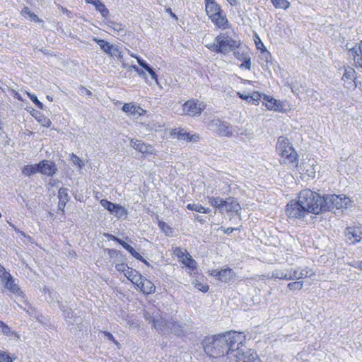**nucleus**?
Masks as SVG:
<instances>
[{
    "label": "nucleus",
    "instance_id": "obj_1",
    "mask_svg": "<svg viewBox=\"0 0 362 362\" xmlns=\"http://www.w3.org/2000/svg\"><path fill=\"white\" fill-rule=\"evenodd\" d=\"M245 336L236 332L206 337L202 342L205 353L211 357H221L227 362H260L256 352L243 344Z\"/></svg>",
    "mask_w": 362,
    "mask_h": 362
},
{
    "label": "nucleus",
    "instance_id": "obj_2",
    "mask_svg": "<svg viewBox=\"0 0 362 362\" xmlns=\"http://www.w3.org/2000/svg\"><path fill=\"white\" fill-rule=\"evenodd\" d=\"M298 199L308 214H319L322 212L324 197L319 194L307 189L299 193Z\"/></svg>",
    "mask_w": 362,
    "mask_h": 362
},
{
    "label": "nucleus",
    "instance_id": "obj_3",
    "mask_svg": "<svg viewBox=\"0 0 362 362\" xmlns=\"http://www.w3.org/2000/svg\"><path fill=\"white\" fill-rule=\"evenodd\" d=\"M240 45V40L233 39L225 33H221L215 37L214 42L206 45V47L212 52L226 55L234 49H238Z\"/></svg>",
    "mask_w": 362,
    "mask_h": 362
},
{
    "label": "nucleus",
    "instance_id": "obj_4",
    "mask_svg": "<svg viewBox=\"0 0 362 362\" xmlns=\"http://www.w3.org/2000/svg\"><path fill=\"white\" fill-rule=\"evenodd\" d=\"M276 151L286 164L297 163L298 154L295 151L288 139L285 136H279L276 144Z\"/></svg>",
    "mask_w": 362,
    "mask_h": 362
},
{
    "label": "nucleus",
    "instance_id": "obj_5",
    "mask_svg": "<svg viewBox=\"0 0 362 362\" xmlns=\"http://www.w3.org/2000/svg\"><path fill=\"white\" fill-rule=\"evenodd\" d=\"M207 128L216 132L220 136L231 137L243 134L242 132H238L240 130L238 127H233L230 123L218 118L211 119L207 124Z\"/></svg>",
    "mask_w": 362,
    "mask_h": 362
},
{
    "label": "nucleus",
    "instance_id": "obj_6",
    "mask_svg": "<svg viewBox=\"0 0 362 362\" xmlns=\"http://www.w3.org/2000/svg\"><path fill=\"white\" fill-rule=\"evenodd\" d=\"M145 318L153 324L155 329L162 334H168L170 330L169 320L162 317L160 310L153 308L144 313Z\"/></svg>",
    "mask_w": 362,
    "mask_h": 362
},
{
    "label": "nucleus",
    "instance_id": "obj_7",
    "mask_svg": "<svg viewBox=\"0 0 362 362\" xmlns=\"http://www.w3.org/2000/svg\"><path fill=\"white\" fill-rule=\"evenodd\" d=\"M324 201L322 204V212L332 210L334 208L337 209L347 208L351 202L349 198L344 195L336 194H327L324 196Z\"/></svg>",
    "mask_w": 362,
    "mask_h": 362
},
{
    "label": "nucleus",
    "instance_id": "obj_8",
    "mask_svg": "<svg viewBox=\"0 0 362 362\" xmlns=\"http://www.w3.org/2000/svg\"><path fill=\"white\" fill-rule=\"evenodd\" d=\"M286 214L290 219H300L308 214L300 201H291L286 206Z\"/></svg>",
    "mask_w": 362,
    "mask_h": 362
},
{
    "label": "nucleus",
    "instance_id": "obj_9",
    "mask_svg": "<svg viewBox=\"0 0 362 362\" xmlns=\"http://www.w3.org/2000/svg\"><path fill=\"white\" fill-rule=\"evenodd\" d=\"M205 108L206 105L194 100H189L185 102L182 105L184 114L189 116L199 115Z\"/></svg>",
    "mask_w": 362,
    "mask_h": 362
},
{
    "label": "nucleus",
    "instance_id": "obj_10",
    "mask_svg": "<svg viewBox=\"0 0 362 362\" xmlns=\"http://www.w3.org/2000/svg\"><path fill=\"white\" fill-rule=\"evenodd\" d=\"M345 236L350 244H356L362 240V230L358 227H347Z\"/></svg>",
    "mask_w": 362,
    "mask_h": 362
},
{
    "label": "nucleus",
    "instance_id": "obj_11",
    "mask_svg": "<svg viewBox=\"0 0 362 362\" xmlns=\"http://www.w3.org/2000/svg\"><path fill=\"white\" fill-rule=\"evenodd\" d=\"M314 275V272L305 267V268H300V267H291V276L290 280H300L301 279H305L307 277H311Z\"/></svg>",
    "mask_w": 362,
    "mask_h": 362
},
{
    "label": "nucleus",
    "instance_id": "obj_12",
    "mask_svg": "<svg viewBox=\"0 0 362 362\" xmlns=\"http://www.w3.org/2000/svg\"><path fill=\"white\" fill-rule=\"evenodd\" d=\"M37 164L39 173L47 176H53L57 170L54 163L50 160H44Z\"/></svg>",
    "mask_w": 362,
    "mask_h": 362
},
{
    "label": "nucleus",
    "instance_id": "obj_13",
    "mask_svg": "<svg viewBox=\"0 0 362 362\" xmlns=\"http://www.w3.org/2000/svg\"><path fill=\"white\" fill-rule=\"evenodd\" d=\"M349 54L356 65L362 68V40L349 49Z\"/></svg>",
    "mask_w": 362,
    "mask_h": 362
},
{
    "label": "nucleus",
    "instance_id": "obj_14",
    "mask_svg": "<svg viewBox=\"0 0 362 362\" xmlns=\"http://www.w3.org/2000/svg\"><path fill=\"white\" fill-rule=\"evenodd\" d=\"M4 284V287L16 294L18 296L23 298V293L21 290L20 287L18 284L15 283V280L11 275H10L9 278H6L4 281H3Z\"/></svg>",
    "mask_w": 362,
    "mask_h": 362
},
{
    "label": "nucleus",
    "instance_id": "obj_15",
    "mask_svg": "<svg viewBox=\"0 0 362 362\" xmlns=\"http://www.w3.org/2000/svg\"><path fill=\"white\" fill-rule=\"evenodd\" d=\"M136 286L141 290V291L146 294L153 293L156 291V286L154 284L148 279L142 278V276Z\"/></svg>",
    "mask_w": 362,
    "mask_h": 362
},
{
    "label": "nucleus",
    "instance_id": "obj_16",
    "mask_svg": "<svg viewBox=\"0 0 362 362\" xmlns=\"http://www.w3.org/2000/svg\"><path fill=\"white\" fill-rule=\"evenodd\" d=\"M272 278L289 281L291 276V267H281L273 271Z\"/></svg>",
    "mask_w": 362,
    "mask_h": 362
},
{
    "label": "nucleus",
    "instance_id": "obj_17",
    "mask_svg": "<svg viewBox=\"0 0 362 362\" xmlns=\"http://www.w3.org/2000/svg\"><path fill=\"white\" fill-rule=\"evenodd\" d=\"M209 18L216 25V26L219 28H226L227 26L228 20L226 16L223 14L222 10H221L218 13H214L209 17Z\"/></svg>",
    "mask_w": 362,
    "mask_h": 362
},
{
    "label": "nucleus",
    "instance_id": "obj_18",
    "mask_svg": "<svg viewBox=\"0 0 362 362\" xmlns=\"http://www.w3.org/2000/svg\"><path fill=\"white\" fill-rule=\"evenodd\" d=\"M264 100L266 101V107L268 110L280 111L283 108V104L279 100L274 99V98L269 95H264Z\"/></svg>",
    "mask_w": 362,
    "mask_h": 362
},
{
    "label": "nucleus",
    "instance_id": "obj_19",
    "mask_svg": "<svg viewBox=\"0 0 362 362\" xmlns=\"http://www.w3.org/2000/svg\"><path fill=\"white\" fill-rule=\"evenodd\" d=\"M130 144L132 148L142 153H148L152 151L151 145H148L141 140L131 139Z\"/></svg>",
    "mask_w": 362,
    "mask_h": 362
},
{
    "label": "nucleus",
    "instance_id": "obj_20",
    "mask_svg": "<svg viewBox=\"0 0 362 362\" xmlns=\"http://www.w3.org/2000/svg\"><path fill=\"white\" fill-rule=\"evenodd\" d=\"M169 324L170 325L169 334L172 333L177 336L185 335L186 332L185 330V325L183 323L171 320L169 321Z\"/></svg>",
    "mask_w": 362,
    "mask_h": 362
},
{
    "label": "nucleus",
    "instance_id": "obj_21",
    "mask_svg": "<svg viewBox=\"0 0 362 362\" xmlns=\"http://www.w3.org/2000/svg\"><path fill=\"white\" fill-rule=\"evenodd\" d=\"M223 209L226 211L238 212L240 209V206L235 198L230 197L224 199Z\"/></svg>",
    "mask_w": 362,
    "mask_h": 362
},
{
    "label": "nucleus",
    "instance_id": "obj_22",
    "mask_svg": "<svg viewBox=\"0 0 362 362\" xmlns=\"http://www.w3.org/2000/svg\"><path fill=\"white\" fill-rule=\"evenodd\" d=\"M136 60L138 64L141 66H142L145 70H146V71L148 72V74L151 75V78L155 81L156 83L158 86H160L157 74H156L154 70L150 66V65L140 57H136Z\"/></svg>",
    "mask_w": 362,
    "mask_h": 362
},
{
    "label": "nucleus",
    "instance_id": "obj_23",
    "mask_svg": "<svg viewBox=\"0 0 362 362\" xmlns=\"http://www.w3.org/2000/svg\"><path fill=\"white\" fill-rule=\"evenodd\" d=\"M235 273L232 269L226 268L221 270L219 274V280L223 282H228L235 279Z\"/></svg>",
    "mask_w": 362,
    "mask_h": 362
},
{
    "label": "nucleus",
    "instance_id": "obj_24",
    "mask_svg": "<svg viewBox=\"0 0 362 362\" xmlns=\"http://www.w3.org/2000/svg\"><path fill=\"white\" fill-rule=\"evenodd\" d=\"M238 95L241 99L254 105H258L261 98V95L258 92H253L250 95H245L238 92Z\"/></svg>",
    "mask_w": 362,
    "mask_h": 362
},
{
    "label": "nucleus",
    "instance_id": "obj_25",
    "mask_svg": "<svg viewBox=\"0 0 362 362\" xmlns=\"http://www.w3.org/2000/svg\"><path fill=\"white\" fill-rule=\"evenodd\" d=\"M205 6L206 12L209 17L212 16L214 13H218L221 10L220 6L214 0L206 2Z\"/></svg>",
    "mask_w": 362,
    "mask_h": 362
},
{
    "label": "nucleus",
    "instance_id": "obj_26",
    "mask_svg": "<svg viewBox=\"0 0 362 362\" xmlns=\"http://www.w3.org/2000/svg\"><path fill=\"white\" fill-rule=\"evenodd\" d=\"M125 276L130 280L134 284L136 285L139 281H140L141 276L139 272L132 268L127 269L124 274Z\"/></svg>",
    "mask_w": 362,
    "mask_h": 362
},
{
    "label": "nucleus",
    "instance_id": "obj_27",
    "mask_svg": "<svg viewBox=\"0 0 362 362\" xmlns=\"http://www.w3.org/2000/svg\"><path fill=\"white\" fill-rule=\"evenodd\" d=\"M93 40L95 42L100 46V49L107 54H109L111 48L114 45L105 40L98 39L95 37H93Z\"/></svg>",
    "mask_w": 362,
    "mask_h": 362
},
{
    "label": "nucleus",
    "instance_id": "obj_28",
    "mask_svg": "<svg viewBox=\"0 0 362 362\" xmlns=\"http://www.w3.org/2000/svg\"><path fill=\"white\" fill-rule=\"evenodd\" d=\"M208 202L215 208H217L218 209L223 210V202L224 199L222 198H220L218 197H207Z\"/></svg>",
    "mask_w": 362,
    "mask_h": 362
},
{
    "label": "nucleus",
    "instance_id": "obj_29",
    "mask_svg": "<svg viewBox=\"0 0 362 362\" xmlns=\"http://www.w3.org/2000/svg\"><path fill=\"white\" fill-rule=\"evenodd\" d=\"M95 9L100 13L103 17L107 18L109 16V10L105 5L100 0H94Z\"/></svg>",
    "mask_w": 362,
    "mask_h": 362
},
{
    "label": "nucleus",
    "instance_id": "obj_30",
    "mask_svg": "<svg viewBox=\"0 0 362 362\" xmlns=\"http://www.w3.org/2000/svg\"><path fill=\"white\" fill-rule=\"evenodd\" d=\"M112 214L119 218H126L127 216V211L124 206L116 204Z\"/></svg>",
    "mask_w": 362,
    "mask_h": 362
},
{
    "label": "nucleus",
    "instance_id": "obj_31",
    "mask_svg": "<svg viewBox=\"0 0 362 362\" xmlns=\"http://www.w3.org/2000/svg\"><path fill=\"white\" fill-rule=\"evenodd\" d=\"M39 173L38 164L25 165L22 170V173L25 176H30Z\"/></svg>",
    "mask_w": 362,
    "mask_h": 362
},
{
    "label": "nucleus",
    "instance_id": "obj_32",
    "mask_svg": "<svg viewBox=\"0 0 362 362\" xmlns=\"http://www.w3.org/2000/svg\"><path fill=\"white\" fill-rule=\"evenodd\" d=\"M107 55L116 58L120 62H123L124 61L123 54L121 50L119 49V47L115 45L112 46Z\"/></svg>",
    "mask_w": 362,
    "mask_h": 362
},
{
    "label": "nucleus",
    "instance_id": "obj_33",
    "mask_svg": "<svg viewBox=\"0 0 362 362\" xmlns=\"http://www.w3.org/2000/svg\"><path fill=\"white\" fill-rule=\"evenodd\" d=\"M181 262L192 271L197 268V262L190 255H187V257L182 260Z\"/></svg>",
    "mask_w": 362,
    "mask_h": 362
},
{
    "label": "nucleus",
    "instance_id": "obj_34",
    "mask_svg": "<svg viewBox=\"0 0 362 362\" xmlns=\"http://www.w3.org/2000/svg\"><path fill=\"white\" fill-rule=\"evenodd\" d=\"M173 255L178 258L180 262H182L189 254L186 250L177 247L173 250Z\"/></svg>",
    "mask_w": 362,
    "mask_h": 362
},
{
    "label": "nucleus",
    "instance_id": "obj_35",
    "mask_svg": "<svg viewBox=\"0 0 362 362\" xmlns=\"http://www.w3.org/2000/svg\"><path fill=\"white\" fill-rule=\"evenodd\" d=\"M0 329L2 332V333L6 335L7 337L16 336L18 337L17 334L14 331L11 330L10 327H8L7 325H6L4 322H2L1 320H0Z\"/></svg>",
    "mask_w": 362,
    "mask_h": 362
},
{
    "label": "nucleus",
    "instance_id": "obj_36",
    "mask_svg": "<svg viewBox=\"0 0 362 362\" xmlns=\"http://www.w3.org/2000/svg\"><path fill=\"white\" fill-rule=\"evenodd\" d=\"M276 8L287 9L290 6V3L287 0H270Z\"/></svg>",
    "mask_w": 362,
    "mask_h": 362
},
{
    "label": "nucleus",
    "instance_id": "obj_37",
    "mask_svg": "<svg viewBox=\"0 0 362 362\" xmlns=\"http://www.w3.org/2000/svg\"><path fill=\"white\" fill-rule=\"evenodd\" d=\"M21 13L24 16H28L30 21H33L34 22L40 21L38 16L35 13H32L28 7H24L21 11Z\"/></svg>",
    "mask_w": 362,
    "mask_h": 362
},
{
    "label": "nucleus",
    "instance_id": "obj_38",
    "mask_svg": "<svg viewBox=\"0 0 362 362\" xmlns=\"http://www.w3.org/2000/svg\"><path fill=\"white\" fill-rule=\"evenodd\" d=\"M58 198L59 201L61 202H68L69 201V195H68V189L64 187H61L58 191Z\"/></svg>",
    "mask_w": 362,
    "mask_h": 362
},
{
    "label": "nucleus",
    "instance_id": "obj_39",
    "mask_svg": "<svg viewBox=\"0 0 362 362\" xmlns=\"http://www.w3.org/2000/svg\"><path fill=\"white\" fill-rule=\"evenodd\" d=\"M233 52L234 57L240 61H243L250 56L247 52L241 51L238 49H234Z\"/></svg>",
    "mask_w": 362,
    "mask_h": 362
},
{
    "label": "nucleus",
    "instance_id": "obj_40",
    "mask_svg": "<svg viewBox=\"0 0 362 362\" xmlns=\"http://www.w3.org/2000/svg\"><path fill=\"white\" fill-rule=\"evenodd\" d=\"M122 110L130 115L134 116L136 105L132 103H125L122 107Z\"/></svg>",
    "mask_w": 362,
    "mask_h": 362
},
{
    "label": "nucleus",
    "instance_id": "obj_41",
    "mask_svg": "<svg viewBox=\"0 0 362 362\" xmlns=\"http://www.w3.org/2000/svg\"><path fill=\"white\" fill-rule=\"evenodd\" d=\"M107 26L118 33L124 30V26L122 24L114 21H109Z\"/></svg>",
    "mask_w": 362,
    "mask_h": 362
},
{
    "label": "nucleus",
    "instance_id": "obj_42",
    "mask_svg": "<svg viewBox=\"0 0 362 362\" xmlns=\"http://www.w3.org/2000/svg\"><path fill=\"white\" fill-rule=\"evenodd\" d=\"M100 204L110 213L113 211V209L116 204L112 203L107 199H101L100 202Z\"/></svg>",
    "mask_w": 362,
    "mask_h": 362
},
{
    "label": "nucleus",
    "instance_id": "obj_43",
    "mask_svg": "<svg viewBox=\"0 0 362 362\" xmlns=\"http://www.w3.org/2000/svg\"><path fill=\"white\" fill-rule=\"evenodd\" d=\"M159 228L166 233V235H170L173 233V229L170 228L165 222L159 221L158 222Z\"/></svg>",
    "mask_w": 362,
    "mask_h": 362
},
{
    "label": "nucleus",
    "instance_id": "obj_44",
    "mask_svg": "<svg viewBox=\"0 0 362 362\" xmlns=\"http://www.w3.org/2000/svg\"><path fill=\"white\" fill-rule=\"evenodd\" d=\"M59 308L63 312V315L65 318L70 319L73 317V312L71 308H69L63 305H60Z\"/></svg>",
    "mask_w": 362,
    "mask_h": 362
},
{
    "label": "nucleus",
    "instance_id": "obj_45",
    "mask_svg": "<svg viewBox=\"0 0 362 362\" xmlns=\"http://www.w3.org/2000/svg\"><path fill=\"white\" fill-rule=\"evenodd\" d=\"M303 286V281H295L288 284V288L291 291L300 290Z\"/></svg>",
    "mask_w": 362,
    "mask_h": 362
},
{
    "label": "nucleus",
    "instance_id": "obj_46",
    "mask_svg": "<svg viewBox=\"0 0 362 362\" xmlns=\"http://www.w3.org/2000/svg\"><path fill=\"white\" fill-rule=\"evenodd\" d=\"M0 362H13V358L6 351L0 349Z\"/></svg>",
    "mask_w": 362,
    "mask_h": 362
},
{
    "label": "nucleus",
    "instance_id": "obj_47",
    "mask_svg": "<svg viewBox=\"0 0 362 362\" xmlns=\"http://www.w3.org/2000/svg\"><path fill=\"white\" fill-rule=\"evenodd\" d=\"M203 207L204 206L199 204H189L187 206V208L189 210L194 211L199 213H202Z\"/></svg>",
    "mask_w": 362,
    "mask_h": 362
},
{
    "label": "nucleus",
    "instance_id": "obj_48",
    "mask_svg": "<svg viewBox=\"0 0 362 362\" xmlns=\"http://www.w3.org/2000/svg\"><path fill=\"white\" fill-rule=\"evenodd\" d=\"M128 252L134 257H135L136 259H139V260H141V261H143L144 262H145L146 264H148V262L143 259L142 256L139 253L137 252L132 247H131L129 248V250H128Z\"/></svg>",
    "mask_w": 362,
    "mask_h": 362
},
{
    "label": "nucleus",
    "instance_id": "obj_49",
    "mask_svg": "<svg viewBox=\"0 0 362 362\" xmlns=\"http://www.w3.org/2000/svg\"><path fill=\"white\" fill-rule=\"evenodd\" d=\"M11 274L8 272L5 268L0 264V278L1 279V281H4L6 278L10 277Z\"/></svg>",
    "mask_w": 362,
    "mask_h": 362
},
{
    "label": "nucleus",
    "instance_id": "obj_50",
    "mask_svg": "<svg viewBox=\"0 0 362 362\" xmlns=\"http://www.w3.org/2000/svg\"><path fill=\"white\" fill-rule=\"evenodd\" d=\"M177 138L178 139L185 140V141H188V139L189 138V134L186 132H184V131H179L177 133Z\"/></svg>",
    "mask_w": 362,
    "mask_h": 362
},
{
    "label": "nucleus",
    "instance_id": "obj_51",
    "mask_svg": "<svg viewBox=\"0 0 362 362\" xmlns=\"http://www.w3.org/2000/svg\"><path fill=\"white\" fill-rule=\"evenodd\" d=\"M71 160L75 165H77L79 168H82L84 165L83 162L75 154L71 155Z\"/></svg>",
    "mask_w": 362,
    "mask_h": 362
},
{
    "label": "nucleus",
    "instance_id": "obj_52",
    "mask_svg": "<svg viewBox=\"0 0 362 362\" xmlns=\"http://www.w3.org/2000/svg\"><path fill=\"white\" fill-rule=\"evenodd\" d=\"M243 63L240 65L241 68H245L247 70H250L251 69V58L249 56L248 57L245 58V59L242 61Z\"/></svg>",
    "mask_w": 362,
    "mask_h": 362
},
{
    "label": "nucleus",
    "instance_id": "obj_53",
    "mask_svg": "<svg viewBox=\"0 0 362 362\" xmlns=\"http://www.w3.org/2000/svg\"><path fill=\"white\" fill-rule=\"evenodd\" d=\"M115 268L119 272H122L124 274L127 272V269H129V267L127 264L121 263V264H117L115 266Z\"/></svg>",
    "mask_w": 362,
    "mask_h": 362
},
{
    "label": "nucleus",
    "instance_id": "obj_54",
    "mask_svg": "<svg viewBox=\"0 0 362 362\" xmlns=\"http://www.w3.org/2000/svg\"><path fill=\"white\" fill-rule=\"evenodd\" d=\"M103 334L108 340L112 341L117 346L119 345V342L115 339L114 336L110 332H103Z\"/></svg>",
    "mask_w": 362,
    "mask_h": 362
},
{
    "label": "nucleus",
    "instance_id": "obj_55",
    "mask_svg": "<svg viewBox=\"0 0 362 362\" xmlns=\"http://www.w3.org/2000/svg\"><path fill=\"white\" fill-rule=\"evenodd\" d=\"M132 68L138 74V75L139 76H141V77L144 78L145 80H146V73L144 72V71L139 69L136 65H132Z\"/></svg>",
    "mask_w": 362,
    "mask_h": 362
},
{
    "label": "nucleus",
    "instance_id": "obj_56",
    "mask_svg": "<svg viewBox=\"0 0 362 362\" xmlns=\"http://www.w3.org/2000/svg\"><path fill=\"white\" fill-rule=\"evenodd\" d=\"M349 265L362 271V260L361 261H354V262L349 263Z\"/></svg>",
    "mask_w": 362,
    "mask_h": 362
},
{
    "label": "nucleus",
    "instance_id": "obj_57",
    "mask_svg": "<svg viewBox=\"0 0 362 362\" xmlns=\"http://www.w3.org/2000/svg\"><path fill=\"white\" fill-rule=\"evenodd\" d=\"M196 286L199 291H202V292H207L209 288V286L206 284H197Z\"/></svg>",
    "mask_w": 362,
    "mask_h": 362
},
{
    "label": "nucleus",
    "instance_id": "obj_58",
    "mask_svg": "<svg viewBox=\"0 0 362 362\" xmlns=\"http://www.w3.org/2000/svg\"><path fill=\"white\" fill-rule=\"evenodd\" d=\"M30 99L39 108H42V103L38 100L37 98L35 95H31Z\"/></svg>",
    "mask_w": 362,
    "mask_h": 362
},
{
    "label": "nucleus",
    "instance_id": "obj_59",
    "mask_svg": "<svg viewBox=\"0 0 362 362\" xmlns=\"http://www.w3.org/2000/svg\"><path fill=\"white\" fill-rule=\"evenodd\" d=\"M199 139H200V136L198 134H194L192 135L189 134V138L188 139V141L197 142L199 140Z\"/></svg>",
    "mask_w": 362,
    "mask_h": 362
},
{
    "label": "nucleus",
    "instance_id": "obj_60",
    "mask_svg": "<svg viewBox=\"0 0 362 362\" xmlns=\"http://www.w3.org/2000/svg\"><path fill=\"white\" fill-rule=\"evenodd\" d=\"M146 111L139 106H136L135 115H144Z\"/></svg>",
    "mask_w": 362,
    "mask_h": 362
},
{
    "label": "nucleus",
    "instance_id": "obj_61",
    "mask_svg": "<svg viewBox=\"0 0 362 362\" xmlns=\"http://www.w3.org/2000/svg\"><path fill=\"white\" fill-rule=\"evenodd\" d=\"M219 274H221V270L214 269L211 272V275L216 277L219 280Z\"/></svg>",
    "mask_w": 362,
    "mask_h": 362
},
{
    "label": "nucleus",
    "instance_id": "obj_62",
    "mask_svg": "<svg viewBox=\"0 0 362 362\" xmlns=\"http://www.w3.org/2000/svg\"><path fill=\"white\" fill-rule=\"evenodd\" d=\"M257 40L258 41L255 40V44H256V46H257V48L258 49H262V47H264L263 43L261 42V40L259 39V37H257Z\"/></svg>",
    "mask_w": 362,
    "mask_h": 362
},
{
    "label": "nucleus",
    "instance_id": "obj_63",
    "mask_svg": "<svg viewBox=\"0 0 362 362\" xmlns=\"http://www.w3.org/2000/svg\"><path fill=\"white\" fill-rule=\"evenodd\" d=\"M227 2L232 6H237L239 5V0H226Z\"/></svg>",
    "mask_w": 362,
    "mask_h": 362
},
{
    "label": "nucleus",
    "instance_id": "obj_64",
    "mask_svg": "<svg viewBox=\"0 0 362 362\" xmlns=\"http://www.w3.org/2000/svg\"><path fill=\"white\" fill-rule=\"evenodd\" d=\"M353 72H354L353 69H350L349 71L345 70V72L344 74V76L346 77V78H350L351 77V74H352Z\"/></svg>",
    "mask_w": 362,
    "mask_h": 362
}]
</instances>
